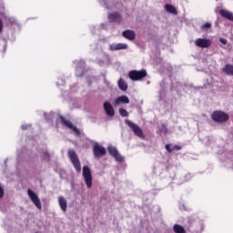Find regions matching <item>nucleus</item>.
Returning a JSON list of instances; mask_svg holds the SVG:
<instances>
[{"label": "nucleus", "instance_id": "1", "mask_svg": "<svg viewBox=\"0 0 233 233\" xmlns=\"http://www.w3.org/2000/svg\"><path fill=\"white\" fill-rule=\"evenodd\" d=\"M211 119L215 123H219L220 125H223V123H227V121H228V119H230V116H228V114L225 113V111L215 110L211 114Z\"/></svg>", "mask_w": 233, "mask_h": 233}, {"label": "nucleus", "instance_id": "2", "mask_svg": "<svg viewBox=\"0 0 233 233\" xmlns=\"http://www.w3.org/2000/svg\"><path fill=\"white\" fill-rule=\"evenodd\" d=\"M125 123L126 125H127V127H129V128H131L135 136H137V137H140V139H145V134L143 133V129H141L139 126H137L136 123L128 119H126Z\"/></svg>", "mask_w": 233, "mask_h": 233}, {"label": "nucleus", "instance_id": "3", "mask_svg": "<svg viewBox=\"0 0 233 233\" xmlns=\"http://www.w3.org/2000/svg\"><path fill=\"white\" fill-rule=\"evenodd\" d=\"M147 76V73L146 69H141L140 71L132 70L128 74V77L131 79V81H141V79H145Z\"/></svg>", "mask_w": 233, "mask_h": 233}, {"label": "nucleus", "instance_id": "4", "mask_svg": "<svg viewBox=\"0 0 233 233\" xmlns=\"http://www.w3.org/2000/svg\"><path fill=\"white\" fill-rule=\"evenodd\" d=\"M67 154L76 172H81V162H79V157H77V154L74 151V149H69Z\"/></svg>", "mask_w": 233, "mask_h": 233}, {"label": "nucleus", "instance_id": "5", "mask_svg": "<svg viewBox=\"0 0 233 233\" xmlns=\"http://www.w3.org/2000/svg\"><path fill=\"white\" fill-rule=\"evenodd\" d=\"M59 119L64 127H66V128H70V130H73V132H75L76 136H81V130H79L77 127L74 126V124L70 120L66 119V117L63 116H60Z\"/></svg>", "mask_w": 233, "mask_h": 233}, {"label": "nucleus", "instance_id": "6", "mask_svg": "<svg viewBox=\"0 0 233 233\" xmlns=\"http://www.w3.org/2000/svg\"><path fill=\"white\" fill-rule=\"evenodd\" d=\"M83 177L87 188H92V171L88 166L83 167Z\"/></svg>", "mask_w": 233, "mask_h": 233}, {"label": "nucleus", "instance_id": "7", "mask_svg": "<svg viewBox=\"0 0 233 233\" xmlns=\"http://www.w3.org/2000/svg\"><path fill=\"white\" fill-rule=\"evenodd\" d=\"M93 154L96 158L102 157V156H106V149L98 143H95L93 145Z\"/></svg>", "mask_w": 233, "mask_h": 233}, {"label": "nucleus", "instance_id": "8", "mask_svg": "<svg viewBox=\"0 0 233 233\" xmlns=\"http://www.w3.org/2000/svg\"><path fill=\"white\" fill-rule=\"evenodd\" d=\"M196 46L198 48H208L212 46V40L207 38H198L195 41Z\"/></svg>", "mask_w": 233, "mask_h": 233}, {"label": "nucleus", "instance_id": "9", "mask_svg": "<svg viewBox=\"0 0 233 233\" xmlns=\"http://www.w3.org/2000/svg\"><path fill=\"white\" fill-rule=\"evenodd\" d=\"M27 194L31 199V201L34 203V205L38 208V210H41V199H39V197H37L32 189L27 190Z\"/></svg>", "mask_w": 233, "mask_h": 233}, {"label": "nucleus", "instance_id": "10", "mask_svg": "<svg viewBox=\"0 0 233 233\" xmlns=\"http://www.w3.org/2000/svg\"><path fill=\"white\" fill-rule=\"evenodd\" d=\"M110 156H112L116 161H118V162H122L123 161V156H121V154H119V151H117V148H116L115 147H109L107 148Z\"/></svg>", "mask_w": 233, "mask_h": 233}, {"label": "nucleus", "instance_id": "11", "mask_svg": "<svg viewBox=\"0 0 233 233\" xmlns=\"http://www.w3.org/2000/svg\"><path fill=\"white\" fill-rule=\"evenodd\" d=\"M104 110L106 116H109V117H114V116H116V111H114V107L112 106V104H110V102L108 101H106L104 103Z\"/></svg>", "mask_w": 233, "mask_h": 233}, {"label": "nucleus", "instance_id": "12", "mask_svg": "<svg viewBox=\"0 0 233 233\" xmlns=\"http://www.w3.org/2000/svg\"><path fill=\"white\" fill-rule=\"evenodd\" d=\"M130 103V99L127 96H121L115 99V106H118V105H128Z\"/></svg>", "mask_w": 233, "mask_h": 233}, {"label": "nucleus", "instance_id": "13", "mask_svg": "<svg viewBox=\"0 0 233 233\" xmlns=\"http://www.w3.org/2000/svg\"><path fill=\"white\" fill-rule=\"evenodd\" d=\"M122 35L128 41H134L136 39V32L130 29L123 31Z\"/></svg>", "mask_w": 233, "mask_h": 233}, {"label": "nucleus", "instance_id": "14", "mask_svg": "<svg viewBox=\"0 0 233 233\" xmlns=\"http://www.w3.org/2000/svg\"><path fill=\"white\" fill-rule=\"evenodd\" d=\"M128 46L127 44H111L109 45V50L111 52L117 51V50H127Z\"/></svg>", "mask_w": 233, "mask_h": 233}, {"label": "nucleus", "instance_id": "15", "mask_svg": "<svg viewBox=\"0 0 233 233\" xmlns=\"http://www.w3.org/2000/svg\"><path fill=\"white\" fill-rule=\"evenodd\" d=\"M219 15L224 19H228V21H233V13L227 10V9H220L219 10Z\"/></svg>", "mask_w": 233, "mask_h": 233}, {"label": "nucleus", "instance_id": "16", "mask_svg": "<svg viewBox=\"0 0 233 233\" xmlns=\"http://www.w3.org/2000/svg\"><path fill=\"white\" fill-rule=\"evenodd\" d=\"M108 19L111 23H121L122 18L119 13H110L108 15Z\"/></svg>", "mask_w": 233, "mask_h": 233}, {"label": "nucleus", "instance_id": "17", "mask_svg": "<svg viewBox=\"0 0 233 233\" xmlns=\"http://www.w3.org/2000/svg\"><path fill=\"white\" fill-rule=\"evenodd\" d=\"M58 203L60 205L61 210H63V212H66V208H68V204H67L66 199L65 198V197H59Z\"/></svg>", "mask_w": 233, "mask_h": 233}, {"label": "nucleus", "instance_id": "18", "mask_svg": "<svg viewBox=\"0 0 233 233\" xmlns=\"http://www.w3.org/2000/svg\"><path fill=\"white\" fill-rule=\"evenodd\" d=\"M118 87L123 92H127V90H128V84H127V82H125V80L123 78H120L118 80Z\"/></svg>", "mask_w": 233, "mask_h": 233}, {"label": "nucleus", "instance_id": "19", "mask_svg": "<svg viewBox=\"0 0 233 233\" xmlns=\"http://www.w3.org/2000/svg\"><path fill=\"white\" fill-rule=\"evenodd\" d=\"M165 8H166L167 12H169V14H174L175 15H177V10L176 9V7H174V5H172L170 4H167L165 5Z\"/></svg>", "mask_w": 233, "mask_h": 233}, {"label": "nucleus", "instance_id": "20", "mask_svg": "<svg viewBox=\"0 0 233 233\" xmlns=\"http://www.w3.org/2000/svg\"><path fill=\"white\" fill-rule=\"evenodd\" d=\"M173 230H174L175 233H187V231L185 230V228H183L179 224H175L173 226Z\"/></svg>", "mask_w": 233, "mask_h": 233}, {"label": "nucleus", "instance_id": "21", "mask_svg": "<svg viewBox=\"0 0 233 233\" xmlns=\"http://www.w3.org/2000/svg\"><path fill=\"white\" fill-rule=\"evenodd\" d=\"M224 72L228 76H233V66L226 65V66L224 67Z\"/></svg>", "mask_w": 233, "mask_h": 233}, {"label": "nucleus", "instance_id": "22", "mask_svg": "<svg viewBox=\"0 0 233 233\" xmlns=\"http://www.w3.org/2000/svg\"><path fill=\"white\" fill-rule=\"evenodd\" d=\"M40 156L43 161H50V154L48 151H43Z\"/></svg>", "mask_w": 233, "mask_h": 233}, {"label": "nucleus", "instance_id": "23", "mask_svg": "<svg viewBox=\"0 0 233 233\" xmlns=\"http://www.w3.org/2000/svg\"><path fill=\"white\" fill-rule=\"evenodd\" d=\"M119 114L122 116V117H128V111H127L125 108H120Z\"/></svg>", "mask_w": 233, "mask_h": 233}, {"label": "nucleus", "instance_id": "24", "mask_svg": "<svg viewBox=\"0 0 233 233\" xmlns=\"http://www.w3.org/2000/svg\"><path fill=\"white\" fill-rule=\"evenodd\" d=\"M208 28H212V24L208 22L201 25V30H208Z\"/></svg>", "mask_w": 233, "mask_h": 233}, {"label": "nucleus", "instance_id": "25", "mask_svg": "<svg viewBox=\"0 0 233 233\" xmlns=\"http://www.w3.org/2000/svg\"><path fill=\"white\" fill-rule=\"evenodd\" d=\"M165 147L167 152L169 153L174 152V147H172L170 144H167Z\"/></svg>", "mask_w": 233, "mask_h": 233}, {"label": "nucleus", "instance_id": "26", "mask_svg": "<svg viewBox=\"0 0 233 233\" xmlns=\"http://www.w3.org/2000/svg\"><path fill=\"white\" fill-rule=\"evenodd\" d=\"M5 196V189H3V187L0 186V198Z\"/></svg>", "mask_w": 233, "mask_h": 233}, {"label": "nucleus", "instance_id": "27", "mask_svg": "<svg viewBox=\"0 0 233 233\" xmlns=\"http://www.w3.org/2000/svg\"><path fill=\"white\" fill-rule=\"evenodd\" d=\"M3 20L0 18V34L3 32Z\"/></svg>", "mask_w": 233, "mask_h": 233}, {"label": "nucleus", "instance_id": "28", "mask_svg": "<svg viewBox=\"0 0 233 233\" xmlns=\"http://www.w3.org/2000/svg\"><path fill=\"white\" fill-rule=\"evenodd\" d=\"M219 41H220V43H221L222 45H227V39H225V38H220Z\"/></svg>", "mask_w": 233, "mask_h": 233}, {"label": "nucleus", "instance_id": "29", "mask_svg": "<svg viewBox=\"0 0 233 233\" xmlns=\"http://www.w3.org/2000/svg\"><path fill=\"white\" fill-rule=\"evenodd\" d=\"M174 150H181V147L176 145V146L173 147V151H174Z\"/></svg>", "mask_w": 233, "mask_h": 233}, {"label": "nucleus", "instance_id": "30", "mask_svg": "<svg viewBox=\"0 0 233 233\" xmlns=\"http://www.w3.org/2000/svg\"><path fill=\"white\" fill-rule=\"evenodd\" d=\"M26 128H28V126H22V130H26Z\"/></svg>", "mask_w": 233, "mask_h": 233}, {"label": "nucleus", "instance_id": "31", "mask_svg": "<svg viewBox=\"0 0 233 233\" xmlns=\"http://www.w3.org/2000/svg\"><path fill=\"white\" fill-rule=\"evenodd\" d=\"M4 51L6 52V46H5Z\"/></svg>", "mask_w": 233, "mask_h": 233}, {"label": "nucleus", "instance_id": "32", "mask_svg": "<svg viewBox=\"0 0 233 233\" xmlns=\"http://www.w3.org/2000/svg\"><path fill=\"white\" fill-rule=\"evenodd\" d=\"M35 233H39L38 231H36Z\"/></svg>", "mask_w": 233, "mask_h": 233}]
</instances>
